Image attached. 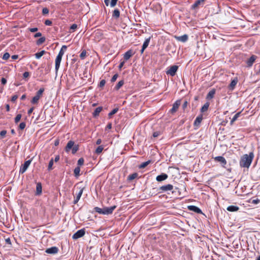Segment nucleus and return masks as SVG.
<instances>
[{
    "label": "nucleus",
    "mask_w": 260,
    "mask_h": 260,
    "mask_svg": "<svg viewBox=\"0 0 260 260\" xmlns=\"http://www.w3.org/2000/svg\"><path fill=\"white\" fill-rule=\"evenodd\" d=\"M254 157L253 152L249 153V154L243 155L240 159V165L241 167L249 168L250 166Z\"/></svg>",
    "instance_id": "obj_1"
},
{
    "label": "nucleus",
    "mask_w": 260,
    "mask_h": 260,
    "mask_svg": "<svg viewBox=\"0 0 260 260\" xmlns=\"http://www.w3.org/2000/svg\"><path fill=\"white\" fill-rule=\"evenodd\" d=\"M116 207V206H113L110 207H104L103 208L96 207H94V210L96 212L99 214L103 215H109L113 213Z\"/></svg>",
    "instance_id": "obj_2"
},
{
    "label": "nucleus",
    "mask_w": 260,
    "mask_h": 260,
    "mask_svg": "<svg viewBox=\"0 0 260 260\" xmlns=\"http://www.w3.org/2000/svg\"><path fill=\"white\" fill-rule=\"evenodd\" d=\"M45 89L44 88H41L36 94V95L32 99L31 103L34 105L38 104L40 99L42 96Z\"/></svg>",
    "instance_id": "obj_3"
},
{
    "label": "nucleus",
    "mask_w": 260,
    "mask_h": 260,
    "mask_svg": "<svg viewBox=\"0 0 260 260\" xmlns=\"http://www.w3.org/2000/svg\"><path fill=\"white\" fill-rule=\"evenodd\" d=\"M31 162V159L25 161L24 162V163L21 165V166L20 168L19 173L23 174L27 170V169L28 168V167L29 166Z\"/></svg>",
    "instance_id": "obj_4"
},
{
    "label": "nucleus",
    "mask_w": 260,
    "mask_h": 260,
    "mask_svg": "<svg viewBox=\"0 0 260 260\" xmlns=\"http://www.w3.org/2000/svg\"><path fill=\"white\" fill-rule=\"evenodd\" d=\"M178 69V66L174 65L171 66L170 68L166 71V74L167 75H170L171 76H174L175 75L176 72Z\"/></svg>",
    "instance_id": "obj_5"
},
{
    "label": "nucleus",
    "mask_w": 260,
    "mask_h": 260,
    "mask_svg": "<svg viewBox=\"0 0 260 260\" xmlns=\"http://www.w3.org/2000/svg\"><path fill=\"white\" fill-rule=\"evenodd\" d=\"M84 189V187H80L78 188V191L76 193L75 196V199L73 201L74 204H76L78 202L83 193Z\"/></svg>",
    "instance_id": "obj_6"
},
{
    "label": "nucleus",
    "mask_w": 260,
    "mask_h": 260,
    "mask_svg": "<svg viewBox=\"0 0 260 260\" xmlns=\"http://www.w3.org/2000/svg\"><path fill=\"white\" fill-rule=\"evenodd\" d=\"M174 188V186L170 184H168L165 185H162L159 188V190L161 192H167L168 191H172Z\"/></svg>",
    "instance_id": "obj_7"
},
{
    "label": "nucleus",
    "mask_w": 260,
    "mask_h": 260,
    "mask_svg": "<svg viewBox=\"0 0 260 260\" xmlns=\"http://www.w3.org/2000/svg\"><path fill=\"white\" fill-rule=\"evenodd\" d=\"M85 231L84 229L79 230L73 235L72 238L73 239H77L82 237L85 235Z\"/></svg>",
    "instance_id": "obj_8"
},
{
    "label": "nucleus",
    "mask_w": 260,
    "mask_h": 260,
    "mask_svg": "<svg viewBox=\"0 0 260 260\" xmlns=\"http://www.w3.org/2000/svg\"><path fill=\"white\" fill-rule=\"evenodd\" d=\"M181 104L180 100H177L173 105L172 109L170 110V112L171 114L175 113L178 110L179 107Z\"/></svg>",
    "instance_id": "obj_9"
},
{
    "label": "nucleus",
    "mask_w": 260,
    "mask_h": 260,
    "mask_svg": "<svg viewBox=\"0 0 260 260\" xmlns=\"http://www.w3.org/2000/svg\"><path fill=\"white\" fill-rule=\"evenodd\" d=\"M214 159L216 161L220 162L223 167H225V166L226 165V160L223 156H216L214 158Z\"/></svg>",
    "instance_id": "obj_10"
},
{
    "label": "nucleus",
    "mask_w": 260,
    "mask_h": 260,
    "mask_svg": "<svg viewBox=\"0 0 260 260\" xmlns=\"http://www.w3.org/2000/svg\"><path fill=\"white\" fill-rule=\"evenodd\" d=\"M58 248L56 246L51 247L47 248L45 250V252L48 254H55L58 252Z\"/></svg>",
    "instance_id": "obj_11"
},
{
    "label": "nucleus",
    "mask_w": 260,
    "mask_h": 260,
    "mask_svg": "<svg viewBox=\"0 0 260 260\" xmlns=\"http://www.w3.org/2000/svg\"><path fill=\"white\" fill-rule=\"evenodd\" d=\"M175 38L177 41L183 43L186 42L188 39V36L186 34L181 36H175Z\"/></svg>",
    "instance_id": "obj_12"
},
{
    "label": "nucleus",
    "mask_w": 260,
    "mask_h": 260,
    "mask_svg": "<svg viewBox=\"0 0 260 260\" xmlns=\"http://www.w3.org/2000/svg\"><path fill=\"white\" fill-rule=\"evenodd\" d=\"M135 54V52H134L132 49H130L126 51L124 54V59L125 60H127L129 59L134 54Z\"/></svg>",
    "instance_id": "obj_13"
},
{
    "label": "nucleus",
    "mask_w": 260,
    "mask_h": 260,
    "mask_svg": "<svg viewBox=\"0 0 260 260\" xmlns=\"http://www.w3.org/2000/svg\"><path fill=\"white\" fill-rule=\"evenodd\" d=\"M188 209L190 211H193L197 213L201 214L202 213V210L197 206L191 205L188 206Z\"/></svg>",
    "instance_id": "obj_14"
},
{
    "label": "nucleus",
    "mask_w": 260,
    "mask_h": 260,
    "mask_svg": "<svg viewBox=\"0 0 260 260\" xmlns=\"http://www.w3.org/2000/svg\"><path fill=\"white\" fill-rule=\"evenodd\" d=\"M42 192V186L41 182L37 183L36 191L35 194L36 196H40Z\"/></svg>",
    "instance_id": "obj_15"
},
{
    "label": "nucleus",
    "mask_w": 260,
    "mask_h": 260,
    "mask_svg": "<svg viewBox=\"0 0 260 260\" xmlns=\"http://www.w3.org/2000/svg\"><path fill=\"white\" fill-rule=\"evenodd\" d=\"M168 176L167 174H166L165 173H162L161 174L158 175L156 177V180L158 182H161V181H162L167 179L168 178Z\"/></svg>",
    "instance_id": "obj_16"
},
{
    "label": "nucleus",
    "mask_w": 260,
    "mask_h": 260,
    "mask_svg": "<svg viewBox=\"0 0 260 260\" xmlns=\"http://www.w3.org/2000/svg\"><path fill=\"white\" fill-rule=\"evenodd\" d=\"M256 56L252 55L246 61V63L248 67H251L253 62L256 59Z\"/></svg>",
    "instance_id": "obj_17"
},
{
    "label": "nucleus",
    "mask_w": 260,
    "mask_h": 260,
    "mask_svg": "<svg viewBox=\"0 0 260 260\" xmlns=\"http://www.w3.org/2000/svg\"><path fill=\"white\" fill-rule=\"evenodd\" d=\"M203 120V115L201 114L197 117L196 118L193 124L196 126H199Z\"/></svg>",
    "instance_id": "obj_18"
},
{
    "label": "nucleus",
    "mask_w": 260,
    "mask_h": 260,
    "mask_svg": "<svg viewBox=\"0 0 260 260\" xmlns=\"http://www.w3.org/2000/svg\"><path fill=\"white\" fill-rule=\"evenodd\" d=\"M204 3H203L200 0H197L195 2V3L191 6L192 9H197L199 8V6L201 5H203Z\"/></svg>",
    "instance_id": "obj_19"
},
{
    "label": "nucleus",
    "mask_w": 260,
    "mask_h": 260,
    "mask_svg": "<svg viewBox=\"0 0 260 260\" xmlns=\"http://www.w3.org/2000/svg\"><path fill=\"white\" fill-rule=\"evenodd\" d=\"M238 82V80L237 78L233 79L230 85H229V88L230 90H233L235 88L236 85H237Z\"/></svg>",
    "instance_id": "obj_20"
},
{
    "label": "nucleus",
    "mask_w": 260,
    "mask_h": 260,
    "mask_svg": "<svg viewBox=\"0 0 260 260\" xmlns=\"http://www.w3.org/2000/svg\"><path fill=\"white\" fill-rule=\"evenodd\" d=\"M61 59H62V58H60L59 56H56V58L55 59V71H56V72H57L59 68Z\"/></svg>",
    "instance_id": "obj_21"
},
{
    "label": "nucleus",
    "mask_w": 260,
    "mask_h": 260,
    "mask_svg": "<svg viewBox=\"0 0 260 260\" xmlns=\"http://www.w3.org/2000/svg\"><path fill=\"white\" fill-rule=\"evenodd\" d=\"M239 209V207L235 205L229 206L226 208V210L230 212H236L238 211Z\"/></svg>",
    "instance_id": "obj_22"
},
{
    "label": "nucleus",
    "mask_w": 260,
    "mask_h": 260,
    "mask_svg": "<svg viewBox=\"0 0 260 260\" xmlns=\"http://www.w3.org/2000/svg\"><path fill=\"white\" fill-rule=\"evenodd\" d=\"M215 91H216L215 89H212V90H211L207 94L206 99L208 100L212 99L214 97V94H215Z\"/></svg>",
    "instance_id": "obj_23"
},
{
    "label": "nucleus",
    "mask_w": 260,
    "mask_h": 260,
    "mask_svg": "<svg viewBox=\"0 0 260 260\" xmlns=\"http://www.w3.org/2000/svg\"><path fill=\"white\" fill-rule=\"evenodd\" d=\"M103 109L102 107H99L96 108L92 113L93 117H96L99 115L100 113Z\"/></svg>",
    "instance_id": "obj_24"
},
{
    "label": "nucleus",
    "mask_w": 260,
    "mask_h": 260,
    "mask_svg": "<svg viewBox=\"0 0 260 260\" xmlns=\"http://www.w3.org/2000/svg\"><path fill=\"white\" fill-rule=\"evenodd\" d=\"M74 146V142L73 141H70L67 143V145L66 147V151H69L71 148Z\"/></svg>",
    "instance_id": "obj_25"
},
{
    "label": "nucleus",
    "mask_w": 260,
    "mask_h": 260,
    "mask_svg": "<svg viewBox=\"0 0 260 260\" xmlns=\"http://www.w3.org/2000/svg\"><path fill=\"white\" fill-rule=\"evenodd\" d=\"M241 113V112H239L237 113H236L234 116L232 118L230 121V124L232 125L233 124L234 122L237 120V119L239 117L240 114Z\"/></svg>",
    "instance_id": "obj_26"
},
{
    "label": "nucleus",
    "mask_w": 260,
    "mask_h": 260,
    "mask_svg": "<svg viewBox=\"0 0 260 260\" xmlns=\"http://www.w3.org/2000/svg\"><path fill=\"white\" fill-rule=\"evenodd\" d=\"M67 47L66 45L62 46L57 56H59V57L62 58L64 54V50L67 49Z\"/></svg>",
    "instance_id": "obj_27"
},
{
    "label": "nucleus",
    "mask_w": 260,
    "mask_h": 260,
    "mask_svg": "<svg viewBox=\"0 0 260 260\" xmlns=\"http://www.w3.org/2000/svg\"><path fill=\"white\" fill-rule=\"evenodd\" d=\"M120 16V11L118 9H115L113 12L112 14V17L117 19Z\"/></svg>",
    "instance_id": "obj_28"
},
{
    "label": "nucleus",
    "mask_w": 260,
    "mask_h": 260,
    "mask_svg": "<svg viewBox=\"0 0 260 260\" xmlns=\"http://www.w3.org/2000/svg\"><path fill=\"white\" fill-rule=\"evenodd\" d=\"M124 84V81L121 80L118 82L116 85L114 87V89L116 90H119Z\"/></svg>",
    "instance_id": "obj_29"
},
{
    "label": "nucleus",
    "mask_w": 260,
    "mask_h": 260,
    "mask_svg": "<svg viewBox=\"0 0 260 260\" xmlns=\"http://www.w3.org/2000/svg\"><path fill=\"white\" fill-rule=\"evenodd\" d=\"M138 174L137 173H134L132 174H131L127 177V180H128V181L133 180L135 179V178H136L138 177Z\"/></svg>",
    "instance_id": "obj_30"
},
{
    "label": "nucleus",
    "mask_w": 260,
    "mask_h": 260,
    "mask_svg": "<svg viewBox=\"0 0 260 260\" xmlns=\"http://www.w3.org/2000/svg\"><path fill=\"white\" fill-rule=\"evenodd\" d=\"M46 51L45 50H42L40 52L36 53L35 55L37 59H40L44 54H45Z\"/></svg>",
    "instance_id": "obj_31"
},
{
    "label": "nucleus",
    "mask_w": 260,
    "mask_h": 260,
    "mask_svg": "<svg viewBox=\"0 0 260 260\" xmlns=\"http://www.w3.org/2000/svg\"><path fill=\"white\" fill-rule=\"evenodd\" d=\"M209 107V103L208 102L206 103L201 108V112H204L207 111L208 108Z\"/></svg>",
    "instance_id": "obj_32"
},
{
    "label": "nucleus",
    "mask_w": 260,
    "mask_h": 260,
    "mask_svg": "<svg viewBox=\"0 0 260 260\" xmlns=\"http://www.w3.org/2000/svg\"><path fill=\"white\" fill-rule=\"evenodd\" d=\"M150 39H151V37H149L148 38H147L145 39V40L143 44V46H142V47L144 49H146L148 46Z\"/></svg>",
    "instance_id": "obj_33"
},
{
    "label": "nucleus",
    "mask_w": 260,
    "mask_h": 260,
    "mask_svg": "<svg viewBox=\"0 0 260 260\" xmlns=\"http://www.w3.org/2000/svg\"><path fill=\"white\" fill-rule=\"evenodd\" d=\"M80 167L78 166L76 167L74 170V173L75 175V176L77 177L80 175Z\"/></svg>",
    "instance_id": "obj_34"
},
{
    "label": "nucleus",
    "mask_w": 260,
    "mask_h": 260,
    "mask_svg": "<svg viewBox=\"0 0 260 260\" xmlns=\"http://www.w3.org/2000/svg\"><path fill=\"white\" fill-rule=\"evenodd\" d=\"M151 162V160H149L147 161L142 163L139 167L140 169H144L147 167Z\"/></svg>",
    "instance_id": "obj_35"
},
{
    "label": "nucleus",
    "mask_w": 260,
    "mask_h": 260,
    "mask_svg": "<svg viewBox=\"0 0 260 260\" xmlns=\"http://www.w3.org/2000/svg\"><path fill=\"white\" fill-rule=\"evenodd\" d=\"M104 149V146L103 145L99 146L95 150V153L97 154H100L103 151Z\"/></svg>",
    "instance_id": "obj_36"
},
{
    "label": "nucleus",
    "mask_w": 260,
    "mask_h": 260,
    "mask_svg": "<svg viewBox=\"0 0 260 260\" xmlns=\"http://www.w3.org/2000/svg\"><path fill=\"white\" fill-rule=\"evenodd\" d=\"M45 40H46L45 37H41L40 39H39L37 41L36 44L38 45H40L42 44L43 43H44L45 42Z\"/></svg>",
    "instance_id": "obj_37"
},
{
    "label": "nucleus",
    "mask_w": 260,
    "mask_h": 260,
    "mask_svg": "<svg viewBox=\"0 0 260 260\" xmlns=\"http://www.w3.org/2000/svg\"><path fill=\"white\" fill-rule=\"evenodd\" d=\"M118 108H114V109H113L112 110L111 112H110L108 114V116L110 118L113 115L116 114L118 112Z\"/></svg>",
    "instance_id": "obj_38"
},
{
    "label": "nucleus",
    "mask_w": 260,
    "mask_h": 260,
    "mask_svg": "<svg viewBox=\"0 0 260 260\" xmlns=\"http://www.w3.org/2000/svg\"><path fill=\"white\" fill-rule=\"evenodd\" d=\"M54 160L53 158H51L50 160L49 161L48 166V170L49 171L52 170L53 169L52 166L53 165Z\"/></svg>",
    "instance_id": "obj_39"
},
{
    "label": "nucleus",
    "mask_w": 260,
    "mask_h": 260,
    "mask_svg": "<svg viewBox=\"0 0 260 260\" xmlns=\"http://www.w3.org/2000/svg\"><path fill=\"white\" fill-rule=\"evenodd\" d=\"M77 28V25L76 24H73L70 28V32H73L75 31L76 29Z\"/></svg>",
    "instance_id": "obj_40"
},
{
    "label": "nucleus",
    "mask_w": 260,
    "mask_h": 260,
    "mask_svg": "<svg viewBox=\"0 0 260 260\" xmlns=\"http://www.w3.org/2000/svg\"><path fill=\"white\" fill-rule=\"evenodd\" d=\"M86 56V50H84L80 53V57L81 58V59H83L85 58Z\"/></svg>",
    "instance_id": "obj_41"
},
{
    "label": "nucleus",
    "mask_w": 260,
    "mask_h": 260,
    "mask_svg": "<svg viewBox=\"0 0 260 260\" xmlns=\"http://www.w3.org/2000/svg\"><path fill=\"white\" fill-rule=\"evenodd\" d=\"M21 116L22 115L21 114H18L16 115L15 118V122L16 123H17L20 120Z\"/></svg>",
    "instance_id": "obj_42"
},
{
    "label": "nucleus",
    "mask_w": 260,
    "mask_h": 260,
    "mask_svg": "<svg viewBox=\"0 0 260 260\" xmlns=\"http://www.w3.org/2000/svg\"><path fill=\"white\" fill-rule=\"evenodd\" d=\"M79 149V146L78 145H74L73 148H72V152L73 154H75L77 152V151Z\"/></svg>",
    "instance_id": "obj_43"
},
{
    "label": "nucleus",
    "mask_w": 260,
    "mask_h": 260,
    "mask_svg": "<svg viewBox=\"0 0 260 260\" xmlns=\"http://www.w3.org/2000/svg\"><path fill=\"white\" fill-rule=\"evenodd\" d=\"M84 159L83 158L81 157L80 158L77 162V165L79 166H82L84 164Z\"/></svg>",
    "instance_id": "obj_44"
},
{
    "label": "nucleus",
    "mask_w": 260,
    "mask_h": 260,
    "mask_svg": "<svg viewBox=\"0 0 260 260\" xmlns=\"http://www.w3.org/2000/svg\"><path fill=\"white\" fill-rule=\"evenodd\" d=\"M26 126V123L24 122H21L19 125V128L21 130H23Z\"/></svg>",
    "instance_id": "obj_45"
},
{
    "label": "nucleus",
    "mask_w": 260,
    "mask_h": 260,
    "mask_svg": "<svg viewBox=\"0 0 260 260\" xmlns=\"http://www.w3.org/2000/svg\"><path fill=\"white\" fill-rule=\"evenodd\" d=\"M105 84H106V80L103 79V80H101V81L99 84V87L100 88H102L105 86Z\"/></svg>",
    "instance_id": "obj_46"
},
{
    "label": "nucleus",
    "mask_w": 260,
    "mask_h": 260,
    "mask_svg": "<svg viewBox=\"0 0 260 260\" xmlns=\"http://www.w3.org/2000/svg\"><path fill=\"white\" fill-rule=\"evenodd\" d=\"M10 55L9 53L6 52L4 54L2 58L4 60H7L9 57Z\"/></svg>",
    "instance_id": "obj_47"
},
{
    "label": "nucleus",
    "mask_w": 260,
    "mask_h": 260,
    "mask_svg": "<svg viewBox=\"0 0 260 260\" xmlns=\"http://www.w3.org/2000/svg\"><path fill=\"white\" fill-rule=\"evenodd\" d=\"M7 131L6 130H3L0 132V137L1 138H3L5 137L6 135L7 134Z\"/></svg>",
    "instance_id": "obj_48"
},
{
    "label": "nucleus",
    "mask_w": 260,
    "mask_h": 260,
    "mask_svg": "<svg viewBox=\"0 0 260 260\" xmlns=\"http://www.w3.org/2000/svg\"><path fill=\"white\" fill-rule=\"evenodd\" d=\"M49 10L47 8H44L42 10L43 15H47L49 13Z\"/></svg>",
    "instance_id": "obj_49"
},
{
    "label": "nucleus",
    "mask_w": 260,
    "mask_h": 260,
    "mask_svg": "<svg viewBox=\"0 0 260 260\" xmlns=\"http://www.w3.org/2000/svg\"><path fill=\"white\" fill-rule=\"evenodd\" d=\"M118 0H111L110 5L111 7H114L116 6Z\"/></svg>",
    "instance_id": "obj_50"
},
{
    "label": "nucleus",
    "mask_w": 260,
    "mask_h": 260,
    "mask_svg": "<svg viewBox=\"0 0 260 260\" xmlns=\"http://www.w3.org/2000/svg\"><path fill=\"white\" fill-rule=\"evenodd\" d=\"M44 24L47 26H51L52 24V22L51 20L47 19L45 21Z\"/></svg>",
    "instance_id": "obj_51"
},
{
    "label": "nucleus",
    "mask_w": 260,
    "mask_h": 260,
    "mask_svg": "<svg viewBox=\"0 0 260 260\" xmlns=\"http://www.w3.org/2000/svg\"><path fill=\"white\" fill-rule=\"evenodd\" d=\"M118 76V74H115V75L112 77V79H111V81L112 82H115V81L116 80V79H117V78Z\"/></svg>",
    "instance_id": "obj_52"
},
{
    "label": "nucleus",
    "mask_w": 260,
    "mask_h": 260,
    "mask_svg": "<svg viewBox=\"0 0 260 260\" xmlns=\"http://www.w3.org/2000/svg\"><path fill=\"white\" fill-rule=\"evenodd\" d=\"M28 29L32 32H36L38 30V28L37 27L28 28Z\"/></svg>",
    "instance_id": "obj_53"
},
{
    "label": "nucleus",
    "mask_w": 260,
    "mask_h": 260,
    "mask_svg": "<svg viewBox=\"0 0 260 260\" xmlns=\"http://www.w3.org/2000/svg\"><path fill=\"white\" fill-rule=\"evenodd\" d=\"M18 96L17 95H14L12 96L11 101L12 102H15L16 100L18 99Z\"/></svg>",
    "instance_id": "obj_54"
},
{
    "label": "nucleus",
    "mask_w": 260,
    "mask_h": 260,
    "mask_svg": "<svg viewBox=\"0 0 260 260\" xmlns=\"http://www.w3.org/2000/svg\"><path fill=\"white\" fill-rule=\"evenodd\" d=\"M5 242H6V243L7 244H8L10 246H11L12 245V243H11V240L9 238H8L7 239H5Z\"/></svg>",
    "instance_id": "obj_55"
},
{
    "label": "nucleus",
    "mask_w": 260,
    "mask_h": 260,
    "mask_svg": "<svg viewBox=\"0 0 260 260\" xmlns=\"http://www.w3.org/2000/svg\"><path fill=\"white\" fill-rule=\"evenodd\" d=\"M29 76V73L28 72H25L23 74L24 78H27Z\"/></svg>",
    "instance_id": "obj_56"
},
{
    "label": "nucleus",
    "mask_w": 260,
    "mask_h": 260,
    "mask_svg": "<svg viewBox=\"0 0 260 260\" xmlns=\"http://www.w3.org/2000/svg\"><path fill=\"white\" fill-rule=\"evenodd\" d=\"M160 132H155L153 133V137H154V138H156L158 136H159L160 135Z\"/></svg>",
    "instance_id": "obj_57"
},
{
    "label": "nucleus",
    "mask_w": 260,
    "mask_h": 260,
    "mask_svg": "<svg viewBox=\"0 0 260 260\" xmlns=\"http://www.w3.org/2000/svg\"><path fill=\"white\" fill-rule=\"evenodd\" d=\"M187 105H188L187 101H184V103H183V104L182 105V108L183 109H185L187 107Z\"/></svg>",
    "instance_id": "obj_58"
},
{
    "label": "nucleus",
    "mask_w": 260,
    "mask_h": 260,
    "mask_svg": "<svg viewBox=\"0 0 260 260\" xmlns=\"http://www.w3.org/2000/svg\"><path fill=\"white\" fill-rule=\"evenodd\" d=\"M2 84L3 85H5L7 83V80L5 78H2L1 79Z\"/></svg>",
    "instance_id": "obj_59"
},
{
    "label": "nucleus",
    "mask_w": 260,
    "mask_h": 260,
    "mask_svg": "<svg viewBox=\"0 0 260 260\" xmlns=\"http://www.w3.org/2000/svg\"><path fill=\"white\" fill-rule=\"evenodd\" d=\"M42 36V34L40 32H37L35 35V38H38Z\"/></svg>",
    "instance_id": "obj_60"
},
{
    "label": "nucleus",
    "mask_w": 260,
    "mask_h": 260,
    "mask_svg": "<svg viewBox=\"0 0 260 260\" xmlns=\"http://www.w3.org/2000/svg\"><path fill=\"white\" fill-rule=\"evenodd\" d=\"M59 158H60L59 155H57L55 156V158L53 160L55 162H57L59 160Z\"/></svg>",
    "instance_id": "obj_61"
},
{
    "label": "nucleus",
    "mask_w": 260,
    "mask_h": 260,
    "mask_svg": "<svg viewBox=\"0 0 260 260\" xmlns=\"http://www.w3.org/2000/svg\"><path fill=\"white\" fill-rule=\"evenodd\" d=\"M111 128H112V123H109L106 126V128L110 129H111Z\"/></svg>",
    "instance_id": "obj_62"
},
{
    "label": "nucleus",
    "mask_w": 260,
    "mask_h": 260,
    "mask_svg": "<svg viewBox=\"0 0 260 260\" xmlns=\"http://www.w3.org/2000/svg\"><path fill=\"white\" fill-rule=\"evenodd\" d=\"M34 110V108H31L30 109H29L28 110V112H27V113L28 115H30L33 111Z\"/></svg>",
    "instance_id": "obj_63"
},
{
    "label": "nucleus",
    "mask_w": 260,
    "mask_h": 260,
    "mask_svg": "<svg viewBox=\"0 0 260 260\" xmlns=\"http://www.w3.org/2000/svg\"><path fill=\"white\" fill-rule=\"evenodd\" d=\"M102 143V140L101 139H98L96 140V145H100Z\"/></svg>",
    "instance_id": "obj_64"
}]
</instances>
